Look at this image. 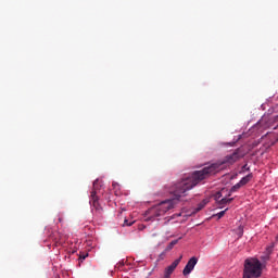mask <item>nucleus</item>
Masks as SVG:
<instances>
[{
	"mask_svg": "<svg viewBox=\"0 0 278 278\" xmlns=\"http://www.w3.org/2000/svg\"><path fill=\"white\" fill-rule=\"evenodd\" d=\"M88 257V254H80L79 255V261L84 262V260H86Z\"/></svg>",
	"mask_w": 278,
	"mask_h": 278,
	"instance_id": "nucleus-15",
	"label": "nucleus"
},
{
	"mask_svg": "<svg viewBox=\"0 0 278 278\" xmlns=\"http://www.w3.org/2000/svg\"><path fill=\"white\" fill-rule=\"evenodd\" d=\"M257 146V143H253V147H256Z\"/></svg>",
	"mask_w": 278,
	"mask_h": 278,
	"instance_id": "nucleus-22",
	"label": "nucleus"
},
{
	"mask_svg": "<svg viewBox=\"0 0 278 278\" xmlns=\"http://www.w3.org/2000/svg\"><path fill=\"white\" fill-rule=\"evenodd\" d=\"M244 169L247 170V164L244 165Z\"/></svg>",
	"mask_w": 278,
	"mask_h": 278,
	"instance_id": "nucleus-23",
	"label": "nucleus"
},
{
	"mask_svg": "<svg viewBox=\"0 0 278 278\" xmlns=\"http://www.w3.org/2000/svg\"><path fill=\"white\" fill-rule=\"evenodd\" d=\"M177 242H179V240H173L166 248H165V253H168V251H173L175 244H177Z\"/></svg>",
	"mask_w": 278,
	"mask_h": 278,
	"instance_id": "nucleus-10",
	"label": "nucleus"
},
{
	"mask_svg": "<svg viewBox=\"0 0 278 278\" xmlns=\"http://www.w3.org/2000/svg\"><path fill=\"white\" fill-rule=\"evenodd\" d=\"M273 119L269 115H264L255 125H253L249 131L245 132V137H260L265 130L271 127Z\"/></svg>",
	"mask_w": 278,
	"mask_h": 278,
	"instance_id": "nucleus-2",
	"label": "nucleus"
},
{
	"mask_svg": "<svg viewBox=\"0 0 278 278\" xmlns=\"http://www.w3.org/2000/svg\"><path fill=\"white\" fill-rule=\"evenodd\" d=\"M235 233L238 236V238H242L244 233V226L240 224L237 229H235Z\"/></svg>",
	"mask_w": 278,
	"mask_h": 278,
	"instance_id": "nucleus-9",
	"label": "nucleus"
},
{
	"mask_svg": "<svg viewBox=\"0 0 278 278\" xmlns=\"http://www.w3.org/2000/svg\"><path fill=\"white\" fill-rule=\"evenodd\" d=\"M275 143H276V141H273V142H271V146H275Z\"/></svg>",
	"mask_w": 278,
	"mask_h": 278,
	"instance_id": "nucleus-21",
	"label": "nucleus"
},
{
	"mask_svg": "<svg viewBox=\"0 0 278 278\" xmlns=\"http://www.w3.org/2000/svg\"><path fill=\"white\" fill-rule=\"evenodd\" d=\"M182 258H184V256L180 255L179 258L175 260L169 266H167L165 268L164 278H170V274L175 273V268H177V266H179Z\"/></svg>",
	"mask_w": 278,
	"mask_h": 278,
	"instance_id": "nucleus-7",
	"label": "nucleus"
},
{
	"mask_svg": "<svg viewBox=\"0 0 278 278\" xmlns=\"http://www.w3.org/2000/svg\"><path fill=\"white\" fill-rule=\"evenodd\" d=\"M59 223H62V217H59Z\"/></svg>",
	"mask_w": 278,
	"mask_h": 278,
	"instance_id": "nucleus-19",
	"label": "nucleus"
},
{
	"mask_svg": "<svg viewBox=\"0 0 278 278\" xmlns=\"http://www.w3.org/2000/svg\"><path fill=\"white\" fill-rule=\"evenodd\" d=\"M51 240H53L55 247H60L64 242V236L60 232H53Z\"/></svg>",
	"mask_w": 278,
	"mask_h": 278,
	"instance_id": "nucleus-8",
	"label": "nucleus"
},
{
	"mask_svg": "<svg viewBox=\"0 0 278 278\" xmlns=\"http://www.w3.org/2000/svg\"><path fill=\"white\" fill-rule=\"evenodd\" d=\"M90 204L93 207V216H96V218H101L103 216V207L99 204V197H97V180L93 182V190L90 194Z\"/></svg>",
	"mask_w": 278,
	"mask_h": 278,
	"instance_id": "nucleus-4",
	"label": "nucleus"
},
{
	"mask_svg": "<svg viewBox=\"0 0 278 278\" xmlns=\"http://www.w3.org/2000/svg\"><path fill=\"white\" fill-rule=\"evenodd\" d=\"M262 263L254 257L247 258L244 262V277L258 278L262 275Z\"/></svg>",
	"mask_w": 278,
	"mask_h": 278,
	"instance_id": "nucleus-3",
	"label": "nucleus"
},
{
	"mask_svg": "<svg viewBox=\"0 0 278 278\" xmlns=\"http://www.w3.org/2000/svg\"><path fill=\"white\" fill-rule=\"evenodd\" d=\"M240 188V184H237L236 186L232 187V190H238Z\"/></svg>",
	"mask_w": 278,
	"mask_h": 278,
	"instance_id": "nucleus-17",
	"label": "nucleus"
},
{
	"mask_svg": "<svg viewBox=\"0 0 278 278\" xmlns=\"http://www.w3.org/2000/svg\"><path fill=\"white\" fill-rule=\"evenodd\" d=\"M205 207V202H201L200 204H198V206L195 207V211L193 212V214H197V212H201V210H203Z\"/></svg>",
	"mask_w": 278,
	"mask_h": 278,
	"instance_id": "nucleus-11",
	"label": "nucleus"
},
{
	"mask_svg": "<svg viewBox=\"0 0 278 278\" xmlns=\"http://www.w3.org/2000/svg\"><path fill=\"white\" fill-rule=\"evenodd\" d=\"M225 192H227V190L222 189L220 191H217L214 195L216 203H218L219 205H227V203H231V201H233L232 198H227V194H225Z\"/></svg>",
	"mask_w": 278,
	"mask_h": 278,
	"instance_id": "nucleus-5",
	"label": "nucleus"
},
{
	"mask_svg": "<svg viewBox=\"0 0 278 278\" xmlns=\"http://www.w3.org/2000/svg\"><path fill=\"white\" fill-rule=\"evenodd\" d=\"M197 264H199V258L195 256L191 257L187 262V265L185 266V268L182 270V275L185 277H188V275H190V273H192L194 270V266H197Z\"/></svg>",
	"mask_w": 278,
	"mask_h": 278,
	"instance_id": "nucleus-6",
	"label": "nucleus"
},
{
	"mask_svg": "<svg viewBox=\"0 0 278 278\" xmlns=\"http://www.w3.org/2000/svg\"><path fill=\"white\" fill-rule=\"evenodd\" d=\"M251 179H253V174H248V175L244 177V184L247 185L249 181H251Z\"/></svg>",
	"mask_w": 278,
	"mask_h": 278,
	"instance_id": "nucleus-12",
	"label": "nucleus"
},
{
	"mask_svg": "<svg viewBox=\"0 0 278 278\" xmlns=\"http://www.w3.org/2000/svg\"><path fill=\"white\" fill-rule=\"evenodd\" d=\"M72 253H77V250H73Z\"/></svg>",
	"mask_w": 278,
	"mask_h": 278,
	"instance_id": "nucleus-20",
	"label": "nucleus"
},
{
	"mask_svg": "<svg viewBox=\"0 0 278 278\" xmlns=\"http://www.w3.org/2000/svg\"><path fill=\"white\" fill-rule=\"evenodd\" d=\"M244 184V178H241L240 185L242 186Z\"/></svg>",
	"mask_w": 278,
	"mask_h": 278,
	"instance_id": "nucleus-18",
	"label": "nucleus"
},
{
	"mask_svg": "<svg viewBox=\"0 0 278 278\" xmlns=\"http://www.w3.org/2000/svg\"><path fill=\"white\" fill-rule=\"evenodd\" d=\"M242 278H244V276Z\"/></svg>",
	"mask_w": 278,
	"mask_h": 278,
	"instance_id": "nucleus-25",
	"label": "nucleus"
},
{
	"mask_svg": "<svg viewBox=\"0 0 278 278\" xmlns=\"http://www.w3.org/2000/svg\"><path fill=\"white\" fill-rule=\"evenodd\" d=\"M131 225H134V222L129 223V220L127 219L124 220V224H123L124 227H131Z\"/></svg>",
	"mask_w": 278,
	"mask_h": 278,
	"instance_id": "nucleus-14",
	"label": "nucleus"
},
{
	"mask_svg": "<svg viewBox=\"0 0 278 278\" xmlns=\"http://www.w3.org/2000/svg\"><path fill=\"white\" fill-rule=\"evenodd\" d=\"M276 142H278V139L276 140Z\"/></svg>",
	"mask_w": 278,
	"mask_h": 278,
	"instance_id": "nucleus-24",
	"label": "nucleus"
},
{
	"mask_svg": "<svg viewBox=\"0 0 278 278\" xmlns=\"http://www.w3.org/2000/svg\"><path fill=\"white\" fill-rule=\"evenodd\" d=\"M164 255H166V250H164V252L160 254V260H164Z\"/></svg>",
	"mask_w": 278,
	"mask_h": 278,
	"instance_id": "nucleus-16",
	"label": "nucleus"
},
{
	"mask_svg": "<svg viewBox=\"0 0 278 278\" xmlns=\"http://www.w3.org/2000/svg\"><path fill=\"white\" fill-rule=\"evenodd\" d=\"M225 212H227V208L217 213L215 216H217L218 219L223 218V216H225Z\"/></svg>",
	"mask_w": 278,
	"mask_h": 278,
	"instance_id": "nucleus-13",
	"label": "nucleus"
},
{
	"mask_svg": "<svg viewBox=\"0 0 278 278\" xmlns=\"http://www.w3.org/2000/svg\"><path fill=\"white\" fill-rule=\"evenodd\" d=\"M242 157V154L238 152H233L230 155H227L225 159L217 161L201 170H197L192 174L191 177L182 178L180 181L175 182L168 188L169 194H173L175 199L165 200L147 212V220H155L159 216H164L166 212L175 208V205L179 203V199L181 197H186V192L192 190L194 186L199 184V181H203V179H207L210 175H216V173H220L224 168H227V164H233L236 160Z\"/></svg>",
	"mask_w": 278,
	"mask_h": 278,
	"instance_id": "nucleus-1",
	"label": "nucleus"
}]
</instances>
